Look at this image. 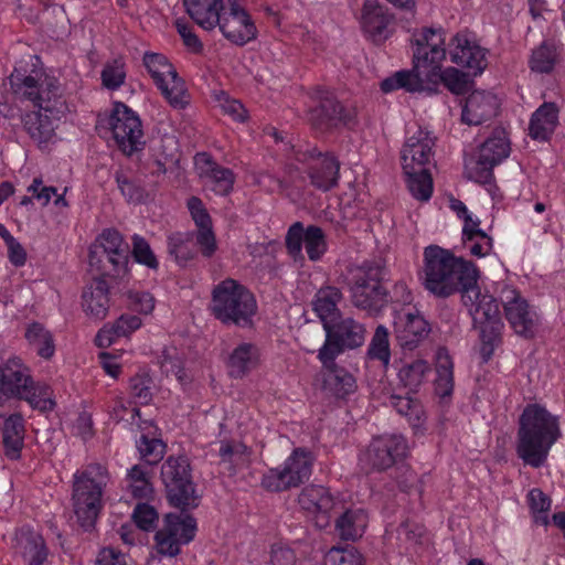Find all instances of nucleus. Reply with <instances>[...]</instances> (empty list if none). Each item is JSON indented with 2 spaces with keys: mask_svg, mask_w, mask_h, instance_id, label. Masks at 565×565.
Listing matches in <instances>:
<instances>
[{
  "mask_svg": "<svg viewBox=\"0 0 565 565\" xmlns=\"http://www.w3.org/2000/svg\"><path fill=\"white\" fill-rule=\"evenodd\" d=\"M226 0H183L190 18L204 30L211 31L212 23L217 22L215 13Z\"/></svg>",
  "mask_w": 565,
  "mask_h": 565,
  "instance_id": "36",
  "label": "nucleus"
},
{
  "mask_svg": "<svg viewBox=\"0 0 565 565\" xmlns=\"http://www.w3.org/2000/svg\"><path fill=\"white\" fill-rule=\"evenodd\" d=\"M298 502L300 507L317 515V525L324 527L329 524L330 512L335 501L329 490L322 486H309L302 489Z\"/></svg>",
  "mask_w": 565,
  "mask_h": 565,
  "instance_id": "22",
  "label": "nucleus"
},
{
  "mask_svg": "<svg viewBox=\"0 0 565 565\" xmlns=\"http://www.w3.org/2000/svg\"><path fill=\"white\" fill-rule=\"evenodd\" d=\"M132 256L139 264L147 266L150 269H158L159 262L153 254L148 242L138 235L132 237Z\"/></svg>",
  "mask_w": 565,
  "mask_h": 565,
  "instance_id": "59",
  "label": "nucleus"
},
{
  "mask_svg": "<svg viewBox=\"0 0 565 565\" xmlns=\"http://www.w3.org/2000/svg\"><path fill=\"white\" fill-rule=\"evenodd\" d=\"M407 392L405 395L393 393L388 396L387 405L405 417L413 428L422 427L426 422V412L422 402Z\"/></svg>",
  "mask_w": 565,
  "mask_h": 565,
  "instance_id": "30",
  "label": "nucleus"
},
{
  "mask_svg": "<svg viewBox=\"0 0 565 565\" xmlns=\"http://www.w3.org/2000/svg\"><path fill=\"white\" fill-rule=\"evenodd\" d=\"M13 547L28 565H43L49 556L45 540L30 527L23 526L15 532Z\"/></svg>",
  "mask_w": 565,
  "mask_h": 565,
  "instance_id": "23",
  "label": "nucleus"
},
{
  "mask_svg": "<svg viewBox=\"0 0 565 565\" xmlns=\"http://www.w3.org/2000/svg\"><path fill=\"white\" fill-rule=\"evenodd\" d=\"M175 29L180 34L184 46L194 54H201L203 52V43L199 39V36L193 32V28L182 21H175Z\"/></svg>",
  "mask_w": 565,
  "mask_h": 565,
  "instance_id": "62",
  "label": "nucleus"
},
{
  "mask_svg": "<svg viewBox=\"0 0 565 565\" xmlns=\"http://www.w3.org/2000/svg\"><path fill=\"white\" fill-rule=\"evenodd\" d=\"M500 299L503 303L505 318L514 332L525 339L535 335L534 313L530 311L527 301L516 289L504 287Z\"/></svg>",
  "mask_w": 565,
  "mask_h": 565,
  "instance_id": "17",
  "label": "nucleus"
},
{
  "mask_svg": "<svg viewBox=\"0 0 565 565\" xmlns=\"http://www.w3.org/2000/svg\"><path fill=\"white\" fill-rule=\"evenodd\" d=\"M473 319V324L488 322H502L498 300L490 295H481L473 306H468Z\"/></svg>",
  "mask_w": 565,
  "mask_h": 565,
  "instance_id": "44",
  "label": "nucleus"
},
{
  "mask_svg": "<svg viewBox=\"0 0 565 565\" xmlns=\"http://www.w3.org/2000/svg\"><path fill=\"white\" fill-rule=\"evenodd\" d=\"M291 150L297 161L309 164L308 178L316 189L328 192L338 186L340 162L330 152H322L312 143H292Z\"/></svg>",
  "mask_w": 565,
  "mask_h": 565,
  "instance_id": "11",
  "label": "nucleus"
},
{
  "mask_svg": "<svg viewBox=\"0 0 565 565\" xmlns=\"http://www.w3.org/2000/svg\"><path fill=\"white\" fill-rule=\"evenodd\" d=\"M217 22L212 23V30L218 26L222 34L236 45H245L257 38V28L247 10L235 0H226L222 9L215 13Z\"/></svg>",
  "mask_w": 565,
  "mask_h": 565,
  "instance_id": "15",
  "label": "nucleus"
},
{
  "mask_svg": "<svg viewBox=\"0 0 565 565\" xmlns=\"http://www.w3.org/2000/svg\"><path fill=\"white\" fill-rule=\"evenodd\" d=\"M141 326V319L132 315H121L114 323L105 324L97 333L95 343L108 348L120 337H128Z\"/></svg>",
  "mask_w": 565,
  "mask_h": 565,
  "instance_id": "31",
  "label": "nucleus"
},
{
  "mask_svg": "<svg viewBox=\"0 0 565 565\" xmlns=\"http://www.w3.org/2000/svg\"><path fill=\"white\" fill-rule=\"evenodd\" d=\"M166 444L159 438H149L148 435H141L138 441V450L141 459L148 465H157L164 456Z\"/></svg>",
  "mask_w": 565,
  "mask_h": 565,
  "instance_id": "53",
  "label": "nucleus"
},
{
  "mask_svg": "<svg viewBox=\"0 0 565 565\" xmlns=\"http://www.w3.org/2000/svg\"><path fill=\"white\" fill-rule=\"evenodd\" d=\"M393 330L399 347L413 350L428 337L430 327L417 311L402 309L395 312Z\"/></svg>",
  "mask_w": 565,
  "mask_h": 565,
  "instance_id": "20",
  "label": "nucleus"
},
{
  "mask_svg": "<svg viewBox=\"0 0 565 565\" xmlns=\"http://www.w3.org/2000/svg\"><path fill=\"white\" fill-rule=\"evenodd\" d=\"M128 487L131 494L137 499H145L152 493V484L150 483L147 472L138 465L134 466L128 472Z\"/></svg>",
  "mask_w": 565,
  "mask_h": 565,
  "instance_id": "54",
  "label": "nucleus"
},
{
  "mask_svg": "<svg viewBox=\"0 0 565 565\" xmlns=\"http://www.w3.org/2000/svg\"><path fill=\"white\" fill-rule=\"evenodd\" d=\"M558 58L557 45L552 41H544L533 50L529 64L533 72L551 73L558 63Z\"/></svg>",
  "mask_w": 565,
  "mask_h": 565,
  "instance_id": "41",
  "label": "nucleus"
},
{
  "mask_svg": "<svg viewBox=\"0 0 565 565\" xmlns=\"http://www.w3.org/2000/svg\"><path fill=\"white\" fill-rule=\"evenodd\" d=\"M193 234L201 254L206 258H211L217 250V243L213 231V226L198 230Z\"/></svg>",
  "mask_w": 565,
  "mask_h": 565,
  "instance_id": "64",
  "label": "nucleus"
},
{
  "mask_svg": "<svg viewBox=\"0 0 565 565\" xmlns=\"http://www.w3.org/2000/svg\"><path fill=\"white\" fill-rule=\"evenodd\" d=\"M430 156L429 143H405L401 151L404 172L427 170L425 166L429 162Z\"/></svg>",
  "mask_w": 565,
  "mask_h": 565,
  "instance_id": "40",
  "label": "nucleus"
},
{
  "mask_svg": "<svg viewBox=\"0 0 565 565\" xmlns=\"http://www.w3.org/2000/svg\"><path fill=\"white\" fill-rule=\"evenodd\" d=\"M109 286L103 278H93L82 295V307L86 315L103 320L109 310Z\"/></svg>",
  "mask_w": 565,
  "mask_h": 565,
  "instance_id": "28",
  "label": "nucleus"
},
{
  "mask_svg": "<svg viewBox=\"0 0 565 565\" xmlns=\"http://www.w3.org/2000/svg\"><path fill=\"white\" fill-rule=\"evenodd\" d=\"M558 124V108L554 103H544L532 115L529 131L533 139L548 140Z\"/></svg>",
  "mask_w": 565,
  "mask_h": 565,
  "instance_id": "29",
  "label": "nucleus"
},
{
  "mask_svg": "<svg viewBox=\"0 0 565 565\" xmlns=\"http://www.w3.org/2000/svg\"><path fill=\"white\" fill-rule=\"evenodd\" d=\"M355 118L353 108L344 107L335 97L326 96L311 109L309 120L315 130L331 131L340 126H350Z\"/></svg>",
  "mask_w": 565,
  "mask_h": 565,
  "instance_id": "19",
  "label": "nucleus"
},
{
  "mask_svg": "<svg viewBox=\"0 0 565 565\" xmlns=\"http://www.w3.org/2000/svg\"><path fill=\"white\" fill-rule=\"evenodd\" d=\"M211 310L224 324L245 327L252 322L257 305L253 294L237 280L226 278L212 291Z\"/></svg>",
  "mask_w": 565,
  "mask_h": 565,
  "instance_id": "8",
  "label": "nucleus"
},
{
  "mask_svg": "<svg viewBox=\"0 0 565 565\" xmlns=\"http://www.w3.org/2000/svg\"><path fill=\"white\" fill-rule=\"evenodd\" d=\"M152 379L148 374H136L129 381L130 395L141 405L152 401Z\"/></svg>",
  "mask_w": 565,
  "mask_h": 565,
  "instance_id": "55",
  "label": "nucleus"
},
{
  "mask_svg": "<svg viewBox=\"0 0 565 565\" xmlns=\"http://www.w3.org/2000/svg\"><path fill=\"white\" fill-rule=\"evenodd\" d=\"M366 358L379 361L386 369L391 361L390 333L386 327H376L366 351Z\"/></svg>",
  "mask_w": 565,
  "mask_h": 565,
  "instance_id": "46",
  "label": "nucleus"
},
{
  "mask_svg": "<svg viewBox=\"0 0 565 565\" xmlns=\"http://www.w3.org/2000/svg\"><path fill=\"white\" fill-rule=\"evenodd\" d=\"M258 362V350L252 343L239 344L228 359V374L235 379H242Z\"/></svg>",
  "mask_w": 565,
  "mask_h": 565,
  "instance_id": "37",
  "label": "nucleus"
},
{
  "mask_svg": "<svg viewBox=\"0 0 565 565\" xmlns=\"http://www.w3.org/2000/svg\"><path fill=\"white\" fill-rule=\"evenodd\" d=\"M128 263L116 259L114 256L106 254V252L93 247L89 250L90 270L99 276H94V278H122L128 274Z\"/></svg>",
  "mask_w": 565,
  "mask_h": 565,
  "instance_id": "33",
  "label": "nucleus"
},
{
  "mask_svg": "<svg viewBox=\"0 0 565 565\" xmlns=\"http://www.w3.org/2000/svg\"><path fill=\"white\" fill-rule=\"evenodd\" d=\"M108 482V471L99 463H89L74 475L72 501L79 525L94 529L103 509V493Z\"/></svg>",
  "mask_w": 565,
  "mask_h": 565,
  "instance_id": "5",
  "label": "nucleus"
},
{
  "mask_svg": "<svg viewBox=\"0 0 565 565\" xmlns=\"http://www.w3.org/2000/svg\"><path fill=\"white\" fill-rule=\"evenodd\" d=\"M302 244L311 262L320 260L327 252V239L321 227L309 225L305 228L301 222H296L288 228L285 238L287 252L294 259H303Z\"/></svg>",
  "mask_w": 565,
  "mask_h": 565,
  "instance_id": "16",
  "label": "nucleus"
},
{
  "mask_svg": "<svg viewBox=\"0 0 565 565\" xmlns=\"http://www.w3.org/2000/svg\"><path fill=\"white\" fill-rule=\"evenodd\" d=\"M500 108L498 97L488 92H472L462 108L461 119L469 126H478L494 118Z\"/></svg>",
  "mask_w": 565,
  "mask_h": 565,
  "instance_id": "21",
  "label": "nucleus"
},
{
  "mask_svg": "<svg viewBox=\"0 0 565 565\" xmlns=\"http://www.w3.org/2000/svg\"><path fill=\"white\" fill-rule=\"evenodd\" d=\"M385 268L377 262H364L349 269V291L352 305L369 316H377L390 302L383 285Z\"/></svg>",
  "mask_w": 565,
  "mask_h": 565,
  "instance_id": "6",
  "label": "nucleus"
},
{
  "mask_svg": "<svg viewBox=\"0 0 565 565\" xmlns=\"http://www.w3.org/2000/svg\"><path fill=\"white\" fill-rule=\"evenodd\" d=\"M313 465V456L311 451L297 448L287 458L284 469L291 482L292 488H298L305 483L311 476Z\"/></svg>",
  "mask_w": 565,
  "mask_h": 565,
  "instance_id": "34",
  "label": "nucleus"
},
{
  "mask_svg": "<svg viewBox=\"0 0 565 565\" xmlns=\"http://www.w3.org/2000/svg\"><path fill=\"white\" fill-rule=\"evenodd\" d=\"M392 21V15L387 9L376 0H366L363 3L361 24L363 31L372 38L374 42L387 38V28Z\"/></svg>",
  "mask_w": 565,
  "mask_h": 565,
  "instance_id": "27",
  "label": "nucleus"
},
{
  "mask_svg": "<svg viewBox=\"0 0 565 565\" xmlns=\"http://www.w3.org/2000/svg\"><path fill=\"white\" fill-rule=\"evenodd\" d=\"M13 94L29 100L38 111H31L23 118L24 128L35 141H50L54 135V121L64 113L65 102L61 85L54 76L42 72L25 74L15 68L9 76Z\"/></svg>",
  "mask_w": 565,
  "mask_h": 565,
  "instance_id": "2",
  "label": "nucleus"
},
{
  "mask_svg": "<svg viewBox=\"0 0 565 565\" xmlns=\"http://www.w3.org/2000/svg\"><path fill=\"white\" fill-rule=\"evenodd\" d=\"M407 188L414 198L427 201L433 192V179L428 170L404 172Z\"/></svg>",
  "mask_w": 565,
  "mask_h": 565,
  "instance_id": "50",
  "label": "nucleus"
},
{
  "mask_svg": "<svg viewBox=\"0 0 565 565\" xmlns=\"http://www.w3.org/2000/svg\"><path fill=\"white\" fill-rule=\"evenodd\" d=\"M561 436L557 416L541 404H527L519 417L516 455L525 465L539 468Z\"/></svg>",
  "mask_w": 565,
  "mask_h": 565,
  "instance_id": "4",
  "label": "nucleus"
},
{
  "mask_svg": "<svg viewBox=\"0 0 565 565\" xmlns=\"http://www.w3.org/2000/svg\"><path fill=\"white\" fill-rule=\"evenodd\" d=\"M249 455L248 447L238 440H222L218 448L221 462L230 463L233 467L243 465L247 461Z\"/></svg>",
  "mask_w": 565,
  "mask_h": 565,
  "instance_id": "51",
  "label": "nucleus"
},
{
  "mask_svg": "<svg viewBox=\"0 0 565 565\" xmlns=\"http://www.w3.org/2000/svg\"><path fill=\"white\" fill-rule=\"evenodd\" d=\"M288 481L284 467L271 468L264 475L262 486L270 492H282L292 488L291 482Z\"/></svg>",
  "mask_w": 565,
  "mask_h": 565,
  "instance_id": "60",
  "label": "nucleus"
},
{
  "mask_svg": "<svg viewBox=\"0 0 565 565\" xmlns=\"http://www.w3.org/2000/svg\"><path fill=\"white\" fill-rule=\"evenodd\" d=\"M437 377L435 380V390L440 397H447L454 391V363L446 349H439L436 361Z\"/></svg>",
  "mask_w": 565,
  "mask_h": 565,
  "instance_id": "38",
  "label": "nucleus"
},
{
  "mask_svg": "<svg viewBox=\"0 0 565 565\" xmlns=\"http://www.w3.org/2000/svg\"><path fill=\"white\" fill-rule=\"evenodd\" d=\"M188 209L198 230L213 226L212 218L200 198L191 196L188 200Z\"/></svg>",
  "mask_w": 565,
  "mask_h": 565,
  "instance_id": "63",
  "label": "nucleus"
},
{
  "mask_svg": "<svg viewBox=\"0 0 565 565\" xmlns=\"http://www.w3.org/2000/svg\"><path fill=\"white\" fill-rule=\"evenodd\" d=\"M327 370L324 374V387L337 397H345L356 388L355 379L344 367L339 366L335 360L332 363H322Z\"/></svg>",
  "mask_w": 565,
  "mask_h": 565,
  "instance_id": "35",
  "label": "nucleus"
},
{
  "mask_svg": "<svg viewBox=\"0 0 565 565\" xmlns=\"http://www.w3.org/2000/svg\"><path fill=\"white\" fill-rule=\"evenodd\" d=\"M430 366L427 361L416 359L409 363H405L398 371V379L408 392H417L418 387L424 383Z\"/></svg>",
  "mask_w": 565,
  "mask_h": 565,
  "instance_id": "43",
  "label": "nucleus"
},
{
  "mask_svg": "<svg viewBox=\"0 0 565 565\" xmlns=\"http://www.w3.org/2000/svg\"><path fill=\"white\" fill-rule=\"evenodd\" d=\"M132 519L140 530L151 531L156 527L158 512L148 503H138L135 508Z\"/></svg>",
  "mask_w": 565,
  "mask_h": 565,
  "instance_id": "61",
  "label": "nucleus"
},
{
  "mask_svg": "<svg viewBox=\"0 0 565 565\" xmlns=\"http://www.w3.org/2000/svg\"><path fill=\"white\" fill-rule=\"evenodd\" d=\"M116 182L121 194L134 203H142L148 198V193L141 185L130 180L126 174L118 171L116 172Z\"/></svg>",
  "mask_w": 565,
  "mask_h": 565,
  "instance_id": "58",
  "label": "nucleus"
},
{
  "mask_svg": "<svg viewBox=\"0 0 565 565\" xmlns=\"http://www.w3.org/2000/svg\"><path fill=\"white\" fill-rule=\"evenodd\" d=\"M511 143H478L466 152L463 175L486 185L494 181L493 168L509 157Z\"/></svg>",
  "mask_w": 565,
  "mask_h": 565,
  "instance_id": "13",
  "label": "nucleus"
},
{
  "mask_svg": "<svg viewBox=\"0 0 565 565\" xmlns=\"http://www.w3.org/2000/svg\"><path fill=\"white\" fill-rule=\"evenodd\" d=\"M424 287L438 298L461 294L465 306H473L480 296L477 266L438 245L424 249Z\"/></svg>",
  "mask_w": 565,
  "mask_h": 565,
  "instance_id": "3",
  "label": "nucleus"
},
{
  "mask_svg": "<svg viewBox=\"0 0 565 565\" xmlns=\"http://www.w3.org/2000/svg\"><path fill=\"white\" fill-rule=\"evenodd\" d=\"M399 88H404L411 93L427 90L426 85L419 81L413 71L396 72L394 75L381 82V89L384 93H391Z\"/></svg>",
  "mask_w": 565,
  "mask_h": 565,
  "instance_id": "49",
  "label": "nucleus"
},
{
  "mask_svg": "<svg viewBox=\"0 0 565 565\" xmlns=\"http://www.w3.org/2000/svg\"><path fill=\"white\" fill-rule=\"evenodd\" d=\"M451 62L471 71L472 75L480 74L487 67L486 52L479 45L472 44L463 35L456 34L451 41Z\"/></svg>",
  "mask_w": 565,
  "mask_h": 565,
  "instance_id": "24",
  "label": "nucleus"
},
{
  "mask_svg": "<svg viewBox=\"0 0 565 565\" xmlns=\"http://www.w3.org/2000/svg\"><path fill=\"white\" fill-rule=\"evenodd\" d=\"M160 478L170 507L186 513L201 504L202 497L186 456H169L161 466Z\"/></svg>",
  "mask_w": 565,
  "mask_h": 565,
  "instance_id": "7",
  "label": "nucleus"
},
{
  "mask_svg": "<svg viewBox=\"0 0 565 565\" xmlns=\"http://www.w3.org/2000/svg\"><path fill=\"white\" fill-rule=\"evenodd\" d=\"M143 65L154 85L173 108H184L188 103V89L175 67L159 53H145Z\"/></svg>",
  "mask_w": 565,
  "mask_h": 565,
  "instance_id": "12",
  "label": "nucleus"
},
{
  "mask_svg": "<svg viewBox=\"0 0 565 565\" xmlns=\"http://www.w3.org/2000/svg\"><path fill=\"white\" fill-rule=\"evenodd\" d=\"M25 338L41 358L50 359L53 356L55 351L53 337L41 323L34 322L29 326Z\"/></svg>",
  "mask_w": 565,
  "mask_h": 565,
  "instance_id": "47",
  "label": "nucleus"
},
{
  "mask_svg": "<svg viewBox=\"0 0 565 565\" xmlns=\"http://www.w3.org/2000/svg\"><path fill=\"white\" fill-rule=\"evenodd\" d=\"M195 164L201 175L209 179L212 190L220 195H227L233 191L235 174L228 169L215 162L210 154L201 152L195 156Z\"/></svg>",
  "mask_w": 565,
  "mask_h": 565,
  "instance_id": "25",
  "label": "nucleus"
},
{
  "mask_svg": "<svg viewBox=\"0 0 565 565\" xmlns=\"http://www.w3.org/2000/svg\"><path fill=\"white\" fill-rule=\"evenodd\" d=\"M196 533V520L186 513H168L162 527L154 535L156 550L160 555L174 557L181 545L190 543Z\"/></svg>",
  "mask_w": 565,
  "mask_h": 565,
  "instance_id": "14",
  "label": "nucleus"
},
{
  "mask_svg": "<svg viewBox=\"0 0 565 565\" xmlns=\"http://www.w3.org/2000/svg\"><path fill=\"white\" fill-rule=\"evenodd\" d=\"M326 342L319 350L318 358L321 363H332L347 350L360 348L365 342V326L352 317L342 315L323 327Z\"/></svg>",
  "mask_w": 565,
  "mask_h": 565,
  "instance_id": "10",
  "label": "nucleus"
},
{
  "mask_svg": "<svg viewBox=\"0 0 565 565\" xmlns=\"http://www.w3.org/2000/svg\"><path fill=\"white\" fill-rule=\"evenodd\" d=\"M443 83L451 93L461 95L469 89V75L455 68L448 67L445 71L438 72L436 79V87Z\"/></svg>",
  "mask_w": 565,
  "mask_h": 565,
  "instance_id": "52",
  "label": "nucleus"
},
{
  "mask_svg": "<svg viewBox=\"0 0 565 565\" xmlns=\"http://www.w3.org/2000/svg\"><path fill=\"white\" fill-rule=\"evenodd\" d=\"M446 38L441 29L423 28L413 34V68L428 93H436V79L446 58Z\"/></svg>",
  "mask_w": 565,
  "mask_h": 565,
  "instance_id": "9",
  "label": "nucleus"
},
{
  "mask_svg": "<svg viewBox=\"0 0 565 565\" xmlns=\"http://www.w3.org/2000/svg\"><path fill=\"white\" fill-rule=\"evenodd\" d=\"M503 327V322L475 324V328L479 330L480 354L484 362L490 360L494 350L502 344Z\"/></svg>",
  "mask_w": 565,
  "mask_h": 565,
  "instance_id": "45",
  "label": "nucleus"
},
{
  "mask_svg": "<svg viewBox=\"0 0 565 565\" xmlns=\"http://www.w3.org/2000/svg\"><path fill=\"white\" fill-rule=\"evenodd\" d=\"M342 299V291L334 286H324L317 291L312 305L323 327L341 316L338 303Z\"/></svg>",
  "mask_w": 565,
  "mask_h": 565,
  "instance_id": "32",
  "label": "nucleus"
},
{
  "mask_svg": "<svg viewBox=\"0 0 565 565\" xmlns=\"http://www.w3.org/2000/svg\"><path fill=\"white\" fill-rule=\"evenodd\" d=\"M126 78L125 63L121 60H114L105 64L102 71L103 85L108 89L119 88Z\"/></svg>",
  "mask_w": 565,
  "mask_h": 565,
  "instance_id": "57",
  "label": "nucleus"
},
{
  "mask_svg": "<svg viewBox=\"0 0 565 565\" xmlns=\"http://www.w3.org/2000/svg\"><path fill=\"white\" fill-rule=\"evenodd\" d=\"M109 125L114 141H139L142 137L141 120L124 104L115 108Z\"/></svg>",
  "mask_w": 565,
  "mask_h": 565,
  "instance_id": "26",
  "label": "nucleus"
},
{
  "mask_svg": "<svg viewBox=\"0 0 565 565\" xmlns=\"http://www.w3.org/2000/svg\"><path fill=\"white\" fill-rule=\"evenodd\" d=\"M13 398L24 399L32 408L41 412L51 411L55 405L50 387L35 383L29 367L17 356L9 359L3 367L0 366V433L4 456L18 460L26 430L21 414L7 416Z\"/></svg>",
  "mask_w": 565,
  "mask_h": 565,
  "instance_id": "1",
  "label": "nucleus"
},
{
  "mask_svg": "<svg viewBox=\"0 0 565 565\" xmlns=\"http://www.w3.org/2000/svg\"><path fill=\"white\" fill-rule=\"evenodd\" d=\"M364 527L365 515L362 511L347 510L335 522V531L344 541H354L362 536Z\"/></svg>",
  "mask_w": 565,
  "mask_h": 565,
  "instance_id": "42",
  "label": "nucleus"
},
{
  "mask_svg": "<svg viewBox=\"0 0 565 565\" xmlns=\"http://www.w3.org/2000/svg\"><path fill=\"white\" fill-rule=\"evenodd\" d=\"M406 440L401 435H381L372 439L365 454L367 463L383 471L393 467L406 454Z\"/></svg>",
  "mask_w": 565,
  "mask_h": 565,
  "instance_id": "18",
  "label": "nucleus"
},
{
  "mask_svg": "<svg viewBox=\"0 0 565 565\" xmlns=\"http://www.w3.org/2000/svg\"><path fill=\"white\" fill-rule=\"evenodd\" d=\"M326 565H365L362 555L354 547H331L326 554Z\"/></svg>",
  "mask_w": 565,
  "mask_h": 565,
  "instance_id": "56",
  "label": "nucleus"
},
{
  "mask_svg": "<svg viewBox=\"0 0 565 565\" xmlns=\"http://www.w3.org/2000/svg\"><path fill=\"white\" fill-rule=\"evenodd\" d=\"M100 242L98 245H94L93 248L106 252L114 256L116 259L129 262L130 248L116 230H105L100 235Z\"/></svg>",
  "mask_w": 565,
  "mask_h": 565,
  "instance_id": "48",
  "label": "nucleus"
},
{
  "mask_svg": "<svg viewBox=\"0 0 565 565\" xmlns=\"http://www.w3.org/2000/svg\"><path fill=\"white\" fill-rule=\"evenodd\" d=\"M193 239L194 234L191 232H175L168 236V252L178 264L184 265L196 256Z\"/></svg>",
  "mask_w": 565,
  "mask_h": 565,
  "instance_id": "39",
  "label": "nucleus"
}]
</instances>
